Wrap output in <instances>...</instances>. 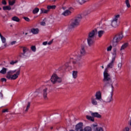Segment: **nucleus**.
<instances>
[{"label": "nucleus", "instance_id": "nucleus-1", "mask_svg": "<svg viewBox=\"0 0 131 131\" xmlns=\"http://www.w3.org/2000/svg\"><path fill=\"white\" fill-rule=\"evenodd\" d=\"M104 85L103 88H107L108 91L105 96L104 97L103 102L105 103H111L113 101V92H114V86L113 82L103 81Z\"/></svg>", "mask_w": 131, "mask_h": 131}, {"label": "nucleus", "instance_id": "nucleus-2", "mask_svg": "<svg viewBox=\"0 0 131 131\" xmlns=\"http://www.w3.org/2000/svg\"><path fill=\"white\" fill-rule=\"evenodd\" d=\"M115 61V60H114V58L112 59L111 62L107 64V68L105 69L104 72H103V81H107L110 82H112L111 76L110 75V74L108 73V69H109V68H113Z\"/></svg>", "mask_w": 131, "mask_h": 131}, {"label": "nucleus", "instance_id": "nucleus-3", "mask_svg": "<svg viewBox=\"0 0 131 131\" xmlns=\"http://www.w3.org/2000/svg\"><path fill=\"white\" fill-rule=\"evenodd\" d=\"M81 19H82V16L79 14L75 17V18L72 19L68 26L69 29H72L73 28H75V27H77V26L79 25V23H80Z\"/></svg>", "mask_w": 131, "mask_h": 131}, {"label": "nucleus", "instance_id": "nucleus-4", "mask_svg": "<svg viewBox=\"0 0 131 131\" xmlns=\"http://www.w3.org/2000/svg\"><path fill=\"white\" fill-rule=\"evenodd\" d=\"M19 75H20V70L17 71V70L13 71L10 70L8 71L7 73L6 78L8 79H12L15 80L18 78Z\"/></svg>", "mask_w": 131, "mask_h": 131}, {"label": "nucleus", "instance_id": "nucleus-5", "mask_svg": "<svg viewBox=\"0 0 131 131\" xmlns=\"http://www.w3.org/2000/svg\"><path fill=\"white\" fill-rule=\"evenodd\" d=\"M96 34H97V29L93 30L89 33L87 38V42L89 47L93 46V43H94V38Z\"/></svg>", "mask_w": 131, "mask_h": 131}, {"label": "nucleus", "instance_id": "nucleus-6", "mask_svg": "<svg viewBox=\"0 0 131 131\" xmlns=\"http://www.w3.org/2000/svg\"><path fill=\"white\" fill-rule=\"evenodd\" d=\"M123 38V35L122 33L118 34L116 35L113 38L112 41L113 46V47H116L117 45H118V42H119V41L122 40Z\"/></svg>", "mask_w": 131, "mask_h": 131}, {"label": "nucleus", "instance_id": "nucleus-7", "mask_svg": "<svg viewBox=\"0 0 131 131\" xmlns=\"http://www.w3.org/2000/svg\"><path fill=\"white\" fill-rule=\"evenodd\" d=\"M50 80L53 84H55L57 83H61L62 82V78L59 77L58 75L56 74H53L51 76Z\"/></svg>", "mask_w": 131, "mask_h": 131}, {"label": "nucleus", "instance_id": "nucleus-8", "mask_svg": "<svg viewBox=\"0 0 131 131\" xmlns=\"http://www.w3.org/2000/svg\"><path fill=\"white\" fill-rule=\"evenodd\" d=\"M119 17H120V15H116L111 20V26H112V27H114V28H116V27L118 26V19H119Z\"/></svg>", "mask_w": 131, "mask_h": 131}, {"label": "nucleus", "instance_id": "nucleus-9", "mask_svg": "<svg viewBox=\"0 0 131 131\" xmlns=\"http://www.w3.org/2000/svg\"><path fill=\"white\" fill-rule=\"evenodd\" d=\"M76 131H83V123L80 122L76 125Z\"/></svg>", "mask_w": 131, "mask_h": 131}, {"label": "nucleus", "instance_id": "nucleus-10", "mask_svg": "<svg viewBox=\"0 0 131 131\" xmlns=\"http://www.w3.org/2000/svg\"><path fill=\"white\" fill-rule=\"evenodd\" d=\"M85 55V49H84V46H82L80 50V54L78 55V59H80L82 56H84Z\"/></svg>", "mask_w": 131, "mask_h": 131}, {"label": "nucleus", "instance_id": "nucleus-11", "mask_svg": "<svg viewBox=\"0 0 131 131\" xmlns=\"http://www.w3.org/2000/svg\"><path fill=\"white\" fill-rule=\"evenodd\" d=\"M95 99L97 100H100L102 99V93L101 91H98L95 94Z\"/></svg>", "mask_w": 131, "mask_h": 131}, {"label": "nucleus", "instance_id": "nucleus-12", "mask_svg": "<svg viewBox=\"0 0 131 131\" xmlns=\"http://www.w3.org/2000/svg\"><path fill=\"white\" fill-rule=\"evenodd\" d=\"M97 126H98V125L93 124L92 125V127L94 131H104V130L103 129V128L101 127H98Z\"/></svg>", "mask_w": 131, "mask_h": 131}, {"label": "nucleus", "instance_id": "nucleus-13", "mask_svg": "<svg viewBox=\"0 0 131 131\" xmlns=\"http://www.w3.org/2000/svg\"><path fill=\"white\" fill-rule=\"evenodd\" d=\"M90 113L93 117H96L97 118H101L102 117V116L100 115L99 113H93L92 112H90Z\"/></svg>", "mask_w": 131, "mask_h": 131}, {"label": "nucleus", "instance_id": "nucleus-14", "mask_svg": "<svg viewBox=\"0 0 131 131\" xmlns=\"http://www.w3.org/2000/svg\"><path fill=\"white\" fill-rule=\"evenodd\" d=\"M42 95L44 99L45 100H47V99L48 98V88H45L43 90Z\"/></svg>", "mask_w": 131, "mask_h": 131}, {"label": "nucleus", "instance_id": "nucleus-15", "mask_svg": "<svg viewBox=\"0 0 131 131\" xmlns=\"http://www.w3.org/2000/svg\"><path fill=\"white\" fill-rule=\"evenodd\" d=\"M71 13L72 12L70 10H66L62 13V15L65 16H70V15H71Z\"/></svg>", "mask_w": 131, "mask_h": 131}, {"label": "nucleus", "instance_id": "nucleus-16", "mask_svg": "<svg viewBox=\"0 0 131 131\" xmlns=\"http://www.w3.org/2000/svg\"><path fill=\"white\" fill-rule=\"evenodd\" d=\"M31 32H32L33 34H38L39 32V29L38 28H32L31 30Z\"/></svg>", "mask_w": 131, "mask_h": 131}, {"label": "nucleus", "instance_id": "nucleus-17", "mask_svg": "<svg viewBox=\"0 0 131 131\" xmlns=\"http://www.w3.org/2000/svg\"><path fill=\"white\" fill-rule=\"evenodd\" d=\"M97 100L98 99L94 97L91 98V103L92 105H94V106H97V105H98V101H97Z\"/></svg>", "mask_w": 131, "mask_h": 131}, {"label": "nucleus", "instance_id": "nucleus-18", "mask_svg": "<svg viewBox=\"0 0 131 131\" xmlns=\"http://www.w3.org/2000/svg\"><path fill=\"white\" fill-rule=\"evenodd\" d=\"M21 48H23V53H21V55H23V56H25V53L28 52V51H29V49L26 47H21Z\"/></svg>", "mask_w": 131, "mask_h": 131}, {"label": "nucleus", "instance_id": "nucleus-19", "mask_svg": "<svg viewBox=\"0 0 131 131\" xmlns=\"http://www.w3.org/2000/svg\"><path fill=\"white\" fill-rule=\"evenodd\" d=\"M78 73V72H77V71H73V73H72V75H73V78H74V79H76V78H77V74Z\"/></svg>", "mask_w": 131, "mask_h": 131}, {"label": "nucleus", "instance_id": "nucleus-20", "mask_svg": "<svg viewBox=\"0 0 131 131\" xmlns=\"http://www.w3.org/2000/svg\"><path fill=\"white\" fill-rule=\"evenodd\" d=\"M40 14H48V13H49V12L50 11V10H46L43 8H41L40 9Z\"/></svg>", "mask_w": 131, "mask_h": 131}, {"label": "nucleus", "instance_id": "nucleus-21", "mask_svg": "<svg viewBox=\"0 0 131 131\" xmlns=\"http://www.w3.org/2000/svg\"><path fill=\"white\" fill-rule=\"evenodd\" d=\"M105 33V31H103V30H100L98 32V37H101L102 36H103V35Z\"/></svg>", "mask_w": 131, "mask_h": 131}, {"label": "nucleus", "instance_id": "nucleus-22", "mask_svg": "<svg viewBox=\"0 0 131 131\" xmlns=\"http://www.w3.org/2000/svg\"><path fill=\"white\" fill-rule=\"evenodd\" d=\"M47 9L48 10H49V11H50V10L52 9V10H55V9H56V6L55 5H49L47 6Z\"/></svg>", "mask_w": 131, "mask_h": 131}, {"label": "nucleus", "instance_id": "nucleus-23", "mask_svg": "<svg viewBox=\"0 0 131 131\" xmlns=\"http://www.w3.org/2000/svg\"><path fill=\"white\" fill-rule=\"evenodd\" d=\"M122 67V61H120L118 62L117 68L119 70H120Z\"/></svg>", "mask_w": 131, "mask_h": 131}, {"label": "nucleus", "instance_id": "nucleus-24", "mask_svg": "<svg viewBox=\"0 0 131 131\" xmlns=\"http://www.w3.org/2000/svg\"><path fill=\"white\" fill-rule=\"evenodd\" d=\"M87 119H88V120H91V121H92L94 122V121H95V119L92 116H86Z\"/></svg>", "mask_w": 131, "mask_h": 131}, {"label": "nucleus", "instance_id": "nucleus-25", "mask_svg": "<svg viewBox=\"0 0 131 131\" xmlns=\"http://www.w3.org/2000/svg\"><path fill=\"white\" fill-rule=\"evenodd\" d=\"M0 73L2 74H6L7 73V68H3L2 70L0 71Z\"/></svg>", "mask_w": 131, "mask_h": 131}, {"label": "nucleus", "instance_id": "nucleus-26", "mask_svg": "<svg viewBox=\"0 0 131 131\" xmlns=\"http://www.w3.org/2000/svg\"><path fill=\"white\" fill-rule=\"evenodd\" d=\"M89 14H91V10H86V11H84L83 13V16H88V15H89Z\"/></svg>", "mask_w": 131, "mask_h": 131}, {"label": "nucleus", "instance_id": "nucleus-27", "mask_svg": "<svg viewBox=\"0 0 131 131\" xmlns=\"http://www.w3.org/2000/svg\"><path fill=\"white\" fill-rule=\"evenodd\" d=\"M11 9H12V8H11V6H4L3 7V10L4 11H6V10H8V11H10Z\"/></svg>", "mask_w": 131, "mask_h": 131}, {"label": "nucleus", "instance_id": "nucleus-28", "mask_svg": "<svg viewBox=\"0 0 131 131\" xmlns=\"http://www.w3.org/2000/svg\"><path fill=\"white\" fill-rule=\"evenodd\" d=\"M128 45V44H127V43H125L124 45H123L121 47L120 51H123V50H124V49H126Z\"/></svg>", "mask_w": 131, "mask_h": 131}, {"label": "nucleus", "instance_id": "nucleus-29", "mask_svg": "<svg viewBox=\"0 0 131 131\" xmlns=\"http://www.w3.org/2000/svg\"><path fill=\"white\" fill-rule=\"evenodd\" d=\"M77 3H79L80 5H82V4H84V3H86V1L88 0H76Z\"/></svg>", "mask_w": 131, "mask_h": 131}, {"label": "nucleus", "instance_id": "nucleus-30", "mask_svg": "<svg viewBox=\"0 0 131 131\" xmlns=\"http://www.w3.org/2000/svg\"><path fill=\"white\" fill-rule=\"evenodd\" d=\"M12 20H13V21H15V22H19V21H20V19H19L17 16L13 17L12 18Z\"/></svg>", "mask_w": 131, "mask_h": 131}, {"label": "nucleus", "instance_id": "nucleus-31", "mask_svg": "<svg viewBox=\"0 0 131 131\" xmlns=\"http://www.w3.org/2000/svg\"><path fill=\"white\" fill-rule=\"evenodd\" d=\"M125 4H126L127 8H130V4H129V0H125Z\"/></svg>", "mask_w": 131, "mask_h": 131}, {"label": "nucleus", "instance_id": "nucleus-32", "mask_svg": "<svg viewBox=\"0 0 131 131\" xmlns=\"http://www.w3.org/2000/svg\"><path fill=\"white\" fill-rule=\"evenodd\" d=\"M39 11V9L38 8H35L33 10V14H37V13H38Z\"/></svg>", "mask_w": 131, "mask_h": 131}, {"label": "nucleus", "instance_id": "nucleus-33", "mask_svg": "<svg viewBox=\"0 0 131 131\" xmlns=\"http://www.w3.org/2000/svg\"><path fill=\"white\" fill-rule=\"evenodd\" d=\"M73 64H74V65H76L77 64V66H80L81 65V63L80 62L77 61H73Z\"/></svg>", "mask_w": 131, "mask_h": 131}, {"label": "nucleus", "instance_id": "nucleus-34", "mask_svg": "<svg viewBox=\"0 0 131 131\" xmlns=\"http://www.w3.org/2000/svg\"><path fill=\"white\" fill-rule=\"evenodd\" d=\"M84 131H92V128L90 126H87L84 128Z\"/></svg>", "mask_w": 131, "mask_h": 131}, {"label": "nucleus", "instance_id": "nucleus-35", "mask_svg": "<svg viewBox=\"0 0 131 131\" xmlns=\"http://www.w3.org/2000/svg\"><path fill=\"white\" fill-rule=\"evenodd\" d=\"M30 107V102H28V105H27L26 109L25 110V112H27V111H28V110L29 109Z\"/></svg>", "mask_w": 131, "mask_h": 131}, {"label": "nucleus", "instance_id": "nucleus-36", "mask_svg": "<svg viewBox=\"0 0 131 131\" xmlns=\"http://www.w3.org/2000/svg\"><path fill=\"white\" fill-rule=\"evenodd\" d=\"M16 63H18V60H12L11 61H10V65H14V64H16Z\"/></svg>", "mask_w": 131, "mask_h": 131}, {"label": "nucleus", "instance_id": "nucleus-37", "mask_svg": "<svg viewBox=\"0 0 131 131\" xmlns=\"http://www.w3.org/2000/svg\"><path fill=\"white\" fill-rule=\"evenodd\" d=\"M1 40L3 42V43H6V38L5 37H4V36L2 37Z\"/></svg>", "mask_w": 131, "mask_h": 131}, {"label": "nucleus", "instance_id": "nucleus-38", "mask_svg": "<svg viewBox=\"0 0 131 131\" xmlns=\"http://www.w3.org/2000/svg\"><path fill=\"white\" fill-rule=\"evenodd\" d=\"M9 4L10 6H13L14 4H15V0L13 1L12 2L9 0Z\"/></svg>", "mask_w": 131, "mask_h": 131}, {"label": "nucleus", "instance_id": "nucleus-39", "mask_svg": "<svg viewBox=\"0 0 131 131\" xmlns=\"http://www.w3.org/2000/svg\"><path fill=\"white\" fill-rule=\"evenodd\" d=\"M31 49L33 52H35L36 51V48H35V46H32Z\"/></svg>", "mask_w": 131, "mask_h": 131}, {"label": "nucleus", "instance_id": "nucleus-40", "mask_svg": "<svg viewBox=\"0 0 131 131\" xmlns=\"http://www.w3.org/2000/svg\"><path fill=\"white\" fill-rule=\"evenodd\" d=\"M116 55H117V53L116 52H113V58L112 59H114V60H115V58H116Z\"/></svg>", "mask_w": 131, "mask_h": 131}, {"label": "nucleus", "instance_id": "nucleus-41", "mask_svg": "<svg viewBox=\"0 0 131 131\" xmlns=\"http://www.w3.org/2000/svg\"><path fill=\"white\" fill-rule=\"evenodd\" d=\"M111 50H112V46H110V47H108L107 48V51L108 52L111 51Z\"/></svg>", "mask_w": 131, "mask_h": 131}, {"label": "nucleus", "instance_id": "nucleus-42", "mask_svg": "<svg viewBox=\"0 0 131 131\" xmlns=\"http://www.w3.org/2000/svg\"><path fill=\"white\" fill-rule=\"evenodd\" d=\"M24 19L26 20L27 21V22H29L30 21V19L28 17H24Z\"/></svg>", "mask_w": 131, "mask_h": 131}, {"label": "nucleus", "instance_id": "nucleus-43", "mask_svg": "<svg viewBox=\"0 0 131 131\" xmlns=\"http://www.w3.org/2000/svg\"><path fill=\"white\" fill-rule=\"evenodd\" d=\"M40 25H41L42 26H46V22L45 21L40 22Z\"/></svg>", "mask_w": 131, "mask_h": 131}, {"label": "nucleus", "instance_id": "nucleus-44", "mask_svg": "<svg viewBox=\"0 0 131 131\" xmlns=\"http://www.w3.org/2000/svg\"><path fill=\"white\" fill-rule=\"evenodd\" d=\"M2 112L3 113H5L6 112H9V110L8 108H6V109H5V110H3Z\"/></svg>", "mask_w": 131, "mask_h": 131}, {"label": "nucleus", "instance_id": "nucleus-45", "mask_svg": "<svg viewBox=\"0 0 131 131\" xmlns=\"http://www.w3.org/2000/svg\"><path fill=\"white\" fill-rule=\"evenodd\" d=\"M1 81L4 82L5 81L6 82V81H7V79H6L5 78H2L1 79Z\"/></svg>", "mask_w": 131, "mask_h": 131}, {"label": "nucleus", "instance_id": "nucleus-46", "mask_svg": "<svg viewBox=\"0 0 131 131\" xmlns=\"http://www.w3.org/2000/svg\"><path fill=\"white\" fill-rule=\"evenodd\" d=\"M53 43V40L51 41H50L49 42H47V45H48L49 46H51V44Z\"/></svg>", "mask_w": 131, "mask_h": 131}, {"label": "nucleus", "instance_id": "nucleus-47", "mask_svg": "<svg viewBox=\"0 0 131 131\" xmlns=\"http://www.w3.org/2000/svg\"><path fill=\"white\" fill-rule=\"evenodd\" d=\"M2 4L3 5H7V2H6V0H3Z\"/></svg>", "mask_w": 131, "mask_h": 131}, {"label": "nucleus", "instance_id": "nucleus-48", "mask_svg": "<svg viewBox=\"0 0 131 131\" xmlns=\"http://www.w3.org/2000/svg\"><path fill=\"white\" fill-rule=\"evenodd\" d=\"M16 42H17V41H13L11 42V46H13V45H15V43H16Z\"/></svg>", "mask_w": 131, "mask_h": 131}, {"label": "nucleus", "instance_id": "nucleus-49", "mask_svg": "<svg viewBox=\"0 0 131 131\" xmlns=\"http://www.w3.org/2000/svg\"><path fill=\"white\" fill-rule=\"evenodd\" d=\"M117 51V49L116 48H114L113 49V52L114 53H116Z\"/></svg>", "mask_w": 131, "mask_h": 131}, {"label": "nucleus", "instance_id": "nucleus-50", "mask_svg": "<svg viewBox=\"0 0 131 131\" xmlns=\"http://www.w3.org/2000/svg\"><path fill=\"white\" fill-rule=\"evenodd\" d=\"M42 45L43 46H47V45H48V41H45L42 43Z\"/></svg>", "mask_w": 131, "mask_h": 131}, {"label": "nucleus", "instance_id": "nucleus-51", "mask_svg": "<svg viewBox=\"0 0 131 131\" xmlns=\"http://www.w3.org/2000/svg\"><path fill=\"white\" fill-rule=\"evenodd\" d=\"M3 93H0V97H1V98H3Z\"/></svg>", "mask_w": 131, "mask_h": 131}, {"label": "nucleus", "instance_id": "nucleus-52", "mask_svg": "<svg viewBox=\"0 0 131 131\" xmlns=\"http://www.w3.org/2000/svg\"><path fill=\"white\" fill-rule=\"evenodd\" d=\"M3 35H2V34L0 33V37H1V38H2V37H3Z\"/></svg>", "mask_w": 131, "mask_h": 131}, {"label": "nucleus", "instance_id": "nucleus-53", "mask_svg": "<svg viewBox=\"0 0 131 131\" xmlns=\"http://www.w3.org/2000/svg\"><path fill=\"white\" fill-rule=\"evenodd\" d=\"M4 47H7V43H5V44L4 45Z\"/></svg>", "mask_w": 131, "mask_h": 131}, {"label": "nucleus", "instance_id": "nucleus-54", "mask_svg": "<svg viewBox=\"0 0 131 131\" xmlns=\"http://www.w3.org/2000/svg\"><path fill=\"white\" fill-rule=\"evenodd\" d=\"M19 57H20V58H22V55H19Z\"/></svg>", "mask_w": 131, "mask_h": 131}, {"label": "nucleus", "instance_id": "nucleus-55", "mask_svg": "<svg viewBox=\"0 0 131 131\" xmlns=\"http://www.w3.org/2000/svg\"><path fill=\"white\" fill-rule=\"evenodd\" d=\"M27 34H28V33H25V35H27Z\"/></svg>", "mask_w": 131, "mask_h": 131}, {"label": "nucleus", "instance_id": "nucleus-56", "mask_svg": "<svg viewBox=\"0 0 131 131\" xmlns=\"http://www.w3.org/2000/svg\"><path fill=\"white\" fill-rule=\"evenodd\" d=\"M101 67H102V69H104V66H102Z\"/></svg>", "mask_w": 131, "mask_h": 131}, {"label": "nucleus", "instance_id": "nucleus-57", "mask_svg": "<svg viewBox=\"0 0 131 131\" xmlns=\"http://www.w3.org/2000/svg\"><path fill=\"white\" fill-rule=\"evenodd\" d=\"M10 27H13V25H10Z\"/></svg>", "mask_w": 131, "mask_h": 131}, {"label": "nucleus", "instance_id": "nucleus-58", "mask_svg": "<svg viewBox=\"0 0 131 131\" xmlns=\"http://www.w3.org/2000/svg\"><path fill=\"white\" fill-rule=\"evenodd\" d=\"M54 2H56V0H53Z\"/></svg>", "mask_w": 131, "mask_h": 131}, {"label": "nucleus", "instance_id": "nucleus-59", "mask_svg": "<svg viewBox=\"0 0 131 131\" xmlns=\"http://www.w3.org/2000/svg\"><path fill=\"white\" fill-rule=\"evenodd\" d=\"M52 128H53V127H52L51 128V129H52Z\"/></svg>", "mask_w": 131, "mask_h": 131}, {"label": "nucleus", "instance_id": "nucleus-60", "mask_svg": "<svg viewBox=\"0 0 131 131\" xmlns=\"http://www.w3.org/2000/svg\"><path fill=\"white\" fill-rule=\"evenodd\" d=\"M23 34H24V32H23Z\"/></svg>", "mask_w": 131, "mask_h": 131}, {"label": "nucleus", "instance_id": "nucleus-61", "mask_svg": "<svg viewBox=\"0 0 131 131\" xmlns=\"http://www.w3.org/2000/svg\"><path fill=\"white\" fill-rule=\"evenodd\" d=\"M0 10H2V8H0Z\"/></svg>", "mask_w": 131, "mask_h": 131}]
</instances>
